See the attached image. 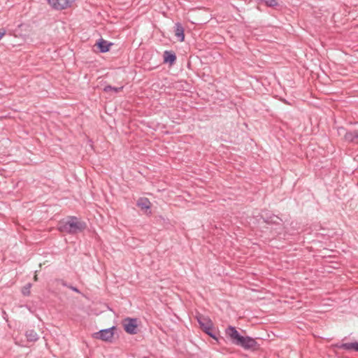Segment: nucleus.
<instances>
[{"instance_id": "obj_1", "label": "nucleus", "mask_w": 358, "mask_h": 358, "mask_svg": "<svg viewBox=\"0 0 358 358\" xmlns=\"http://www.w3.org/2000/svg\"><path fill=\"white\" fill-rule=\"evenodd\" d=\"M225 332L232 344L239 346L245 350H256L259 347L255 338L248 336L241 335L236 327L233 326H229Z\"/></svg>"}, {"instance_id": "obj_2", "label": "nucleus", "mask_w": 358, "mask_h": 358, "mask_svg": "<svg viewBox=\"0 0 358 358\" xmlns=\"http://www.w3.org/2000/svg\"><path fill=\"white\" fill-rule=\"evenodd\" d=\"M87 227L84 221L76 216H69L66 220L60 221L58 224V230L62 233L76 234L83 231Z\"/></svg>"}, {"instance_id": "obj_3", "label": "nucleus", "mask_w": 358, "mask_h": 358, "mask_svg": "<svg viewBox=\"0 0 358 358\" xmlns=\"http://www.w3.org/2000/svg\"><path fill=\"white\" fill-rule=\"evenodd\" d=\"M264 222L271 225V229L274 231V234L280 235L284 230L283 222L281 218L274 214L268 215L267 213L261 215Z\"/></svg>"}, {"instance_id": "obj_4", "label": "nucleus", "mask_w": 358, "mask_h": 358, "mask_svg": "<svg viewBox=\"0 0 358 358\" xmlns=\"http://www.w3.org/2000/svg\"><path fill=\"white\" fill-rule=\"evenodd\" d=\"M196 319L200 326V328L210 337L218 342V338L216 334L213 331L214 328L213 323L209 317L205 316L202 314L197 313Z\"/></svg>"}, {"instance_id": "obj_5", "label": "nucleus", "mask_w": 358, "mask_h": 358, "mask_svg": "<svg viewBox=\"0 0 358 358\" xmlns=\"http://www.w3.org/2000/svg\"><path fill=\"white\" fill-rule=\"evenodd\" d=\"M124 331L129 334L138 333V321L137 318L126 317L122 320Z\"/></svg>"}, {"instance_id": "obj_6", "label": "nucleus", "mask_w": 358, "mask_h": 358, "mask_svg": "<svg viewBox=\"0 0 358 358\" xmlns=\"http://www.w3.org/2000/svg\"><path fill=\"white\" fill-rule=\"evenodd\" d=\"M115 327H112L107 329H103L98 332L94 334V337L96 339H100L103 341H110L114 335V330Z\"/></svg>"}, {"instance_id": "obj_7", "label": "nucleus", "mask_w": 358, "mask_h": 358, "mask_svg": "<svg viewBox=\"0 0 358 358\" xmlns=\"http://www.w3.org/2000/svg\"><path fill=\"white\" fill-rule=\"evenodd\" d=\"M76 0H48L50 6L57 10L70 8Z\"/></svg>"}, {"instance_id": "obj_8", "label": "nucleus", "mask_w": 358, "mask_h": 358, "mask_svg": "<svg viewBox=\"0 0 358 358\" xmlns=\"http://www.w3.org/2000/svg\"><path fill=\"white\" fill-rule=\"evenodd\" d=\"M176 55L173 50H165L163 54V62L172 66L176 61Z\"/></svg>"}, {"instance_id": "obj_9", "label": "nucleus", "mask_w": 358, "mask_h": 358, "mask_svg": "<svg viewBox=\"0 0 358 358\" xmlns=\"http://www.w3.org/2000/svg\"><path fill=\"white\" fill-rule=\"evenodd\" d=\"M175 36L179 41L182 42L185 39L184 27L180 22H177L174 26Z\"/></svg>"}, {"instance_id": "obj_10", "label": "nucleus", "mask_w": 358, "mask_h": 358, "mask_svg": "<svg viewBox=\"0 0 358 358\" xmlns=\"http://www.w3.org/2000/svg\"><path fill=\"white\" fill-rule=\"evenodd\" d=\"M136 206L139 207L141 210H145V213H147V211L150 210L151 207V203L148 199L145 197H141L138 199L136 202Z\"/></svg>"}, {"instance_id": "obj_11", "label": "nucleus", "mask_w": 358, "mask_h": 358, "mask_svg": "<svg viewBox=\"0 0 358 358\" xmlns=\"http://www.w3.org/2000/svg\"><path fill=\"white\" fill-rule=\"evenodd\" d=\"M336 346L340 349H343L348 351L353 350L355 352H358V342L343 343L338 344Z\"/></svg>"}, {"instance_id": "obj_12", "label": "nucleus", "mask_w": 358, "mask_h": 358, "mask_svg": "<svg viewBox=\"0 0 358 358\" xmlns=\"http://www.w3.org/2000/svg\"><path fill=\"white\" fill-rule=\"evenodd\" d=\"M96 45L100 52L103 53L109 51L110 47L111 46L112 43H108L107 41H105L103 38H101L98 41Z\"/></svg>"}, {"instance_id": "obj_13", "label": "nucleus", "mask_w": 358, "mask_h": 358, "mask_svg": "<svg viewBox=\"0 0 358 358\" xmlns=\"http://www.w3.org/2000/svg\"><path fill=\"white\" fill-rule=\"evenodd\" d=\"M346 141L355 143L357 144L358 141V129L352 131L347 132L344 136Z\"/></svg>"}, {"instance_id": "obj_14", "label": "nucleus", "mask_w": 358, "mask_h": 358, "mask_svg": "<svg viewBox=\"0 0 358 358\" xmlns=\"http://www.w3.org/2000/svg\"><path fill=\"white\" fill-rule=\"evenodd\" d=\"M25 336L29 342H35L38 339V335L37 333L33 329H29L26 331Z\"/></svg>"}, {"instance_id": "obj_15", "label": "nucleus", "mask_w": 358, "mask_h": 358, "mask_svg": "<svg viewBox=\"0 0 358 358\" xmlns=\"http://www.w3.org/2000/svg\"><path fill=\"white\" fill-rule=\"evenodd\" d=\"M31 287V284L28 283L24 287H23L22 289V293L24 296H28L30 294V289Z\"/></svg>"}, {"instance_id": "obj_16", "label": "nucleus", "mask_w": 358, "mask_h": 358, "mask_svg": "<svg viewBox=\"0 0 358 358\" xmlns=\"http://www.w3.org/2000/svg\"><path fill=\"white\" fill-rule=\"evenodd\" d=\"M264 1L266 5L268 7H275L278 6V3L277 0H262Z\"/></svg>"}, {"instance_id": "obj_17", "label": "nucleus", "mask_w": 358, "mask_h": 358, "mask_svg": "<svg viewBox=\"0 0 358 358\" xmlns=\"http://www.w3.org/2000/svg\"><path fill=\"white\" fill-rule=\"evenodd\" d=\"M122 89V87H112L110 85H107L104 87L105 92H109V91H114L115 92H118Z\"/></svg>"}, {"instance_id": "obj_18", "label": "nucleus", "mask_w": 358, "mask_h": 358, "mask_svg": "<svg viewBox=\"0 0 358 358\" xmlns=\"http://www.w3.org/2000/svg\"><path fill=\"white\" fill-rule=\"evenodd\" d=\"M156 220L157 222H160V223H162V224H164L166 223V219L162 217V216H158V217H156Z\"/></svg>"}, {"instance_id": "obj_19", "label": "nucleus", "mask_w": 358, "mask_h": 358, "mask_svg": "<svg viewBox=\"0 0 358 358\" xmlns=\"http://www.w3.org/2000/svg\"><path fill=\"white\" fill-rule=\"evenodd\" d=\"M6 33V31L4 29H0V40L3 38Z\"/></svg>"}, {"instance_id": "obj_20", "label": "nucleus", "mask_w": 358, "mask_h": 358, "mask_svg": "<svg viewBox=\"0 0 358 358\" xmlns=\"http://www.w3.org/2000/svg\"><path fill=\"white\" fill-rule=\"evenodd\" d=\"M69 289H71V290H73V292H75L80 293L79 289H78L77 287H73V286H72V285H70V286L69 287Z\"/></svg>"}, {"instance_id": "obj_21", "label": "nucleus", "mask_w": 358, "mask_h": 358, "mask_svg": "<svg viewBox=\"0 0 358 358\" xmlns=\"http://www.w3.org/2000/svg\"><path fill=\"white\" fill-rule=\"evenodd\" d=\"M61 283L63 286L69 287L70 285H69L65 281L61 280Z\"/></svg>"}, {"instance_id": "obj_22", "label": "nucleus", "mask_w": 358, "mask_h": 358, "mask_svg": "<svg viewBox=\"0 0 358 358\" xmlns=\"http://www.w3.org/2000/svg\"><path fill=\"white\" fill-rule=\"evenodd\" d=\"M357 144H358V141H357Z\"/></svg>"}]
</instances>
